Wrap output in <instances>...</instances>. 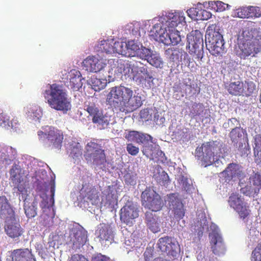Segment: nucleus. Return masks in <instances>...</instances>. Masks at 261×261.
<instances>
[{
    "mask_svg": "<svg viewBox=\"0 0 261 261\" xmlns=\"http://www.w3.org/2000/svg\"><path fill=\"white\" fill-rule=\"evenodd\" d=\"M106 101L116 110L126 114L136 111L143 105L142 97L139 93L121 85L110 89Z\"/></svg>",
    "mask_w": 261,
    "mask_h": 261,
    "instance_id": "obj_1",
    "label": "nucleus"
},
{
    "mask_svg": "<svg viewBox=\"0 0 261 261\" xmlns=\"http://www.w3.org/2000/svg\"><path fill=\"white\" fill-rule=\"evenodd\" d=\"M225 148L223 143L217 141L205 142L196 147L195 156L200 161L201 165L206 167L218 163L219 158L223 157Z\"/></svg>",
    "mask_w": 261,
    "mask_h": 261,
    "instance_id": "obj_2",
    "label": "nucleus"
},
{
    "mask_svg": "<svg viewBox=\"0 0 261 261\" xmlns=\"http://www.w3.org/2000/svg\"><path fill=\"white\" fill-rule=\"evenodd\" d=\"M43 94L52 109L62 111L64 114L71 109L70 100L62 86L57 84L50 85L49 89L46 90Z\"/></svg>",
    "mask_w": 261,
    "mask_h": 261,
    "instance_id": "obj_3",
    "label": "nucleus"
},
{
    "mask_svg": "<svg viewBox=\"0 0 261 261\" xmlns=\"http://www.w3.org/2000/svg\"><path fill=\"white\" fill-rule=\"evenodd\" d=\"M10 208L9 217L6 218V224L5 230L6 234L10 238L15 239L21 236L23 233V229L20 224L16 222L14 211L11 207L10 204L5 196H0V210L3 211L5 209Z\"/></svg>",
    "mask_w": 261,
    "mask_h": 261,
    "instance_id": "obj_4",
    "label": "nucleus"
},
{
    "mask_svg": "<svg viewBox=\"0 0 261 261\" xmlns=\"http://www.w3.org/2000/svg\"><path fill=\"white\" fill-rule=\"evenodd\" d=\"M206 45L211 54L217 56L224 51V41L215 24L208 27L205 34Z\"/></svg>",
    "mask_w": 261,
    "mask_h": 261,
    "instance_id": "obj_5",
    "label": "nucleus"
},
{
    "mask_svg": "<svg viewBox=\"0 0 261 261\" xmlns=\"http://www.w3.org/2000/svg\"><path fill=\"white\" fill-rule=\"evenodd\" d=\"M186 48L193 58L200 61L203 56V39L202 34L199 30L192 31L187 37Z\"/></svg>",
    "mask_w": 261,
    "mask_h": 261,
    "instance_id": "obj_6",
    "label": "nucleus"
},
{
    "mask_svg": "<svg viewBox=\"0 0 261 261\" xmlns=\"http://www.w3.org/2000/svg\"><path fill=\"white\" fill-rule=\"evenodd\" d=\"M85 107V110L89 114L88 117L99 129L107 128L110 124H113L112 122L113 119V117L108 113L104 114L103 111L96 107L95 103L89 102Z\"/></svg>",
    "mask_w": 261,
    "mask_h": 261,
    "instance_id": "obj_7",
    "label": "nucleus"
},
{
    "mask_svg": "<svg viewBox=\"0 0 261 261\" xmlns=\"http://www.w3.org/2000/svg\"><path fill=\"white\" fill-rule=\"evenodd\" d=\"M124 70L128 69V72L130 69L133 73V80L139 84H145L147 82L148 87H151V84H153V78L150 74L147 69L142 66L140 62L130 61L125 64Z\"/></svg>",
    "mask_w": 261,
    "mask_h": 261,
    "instance_id": "obj_8",
    "label": "nucleus"
},
{
    "mask_svg": "<svg viewBox=\"0 0 261 261\" xmlns=\"http://www.w3.org/2000/svg\"><path fill=\"white\" fill-rule=\"evenodd\" d=\"M141 198L142 206L153 212L159 211L164 205L161 196L150 187L142 192Z\"/></svg>",
    "mask_w": 261,
    "mask_h": 261,
    "instance_id": "obj_9",
    "label": "nucleus"
},
{
    "mask_svg": "<svg viewBox=\"0 0 261 261\" xmlns=\"http://www.w3.org/2000/svg\"><path fill=\"white\" fill-rule=\"evenodd\" d=\"M84 156L88 162H92L96 166L104 165L107 162L105 150L100 144L93 141L87 143Z\"/></svg>",
    "mask_w": 261,
    "mask_h": 261,
    "instance_id": "obj_10",
    "label": "nucleus"
},
{
    "mask_svg": "<svg viewBox=\"0 0 261 261\" xmlns=\"http://www.w3.org/2000/svg\"><path fill=\"white\" fill-rule=\"evenodd\" d=\"M39 139L46 141L49 147L60 150L64 138L63 133L55 127L50 126L45 132L39 130L37 133Z\"/></svg>",
    "mask_w": 261,
    "mask_h": 261,
    "instance_id": "obj_11",
    "label": "nucleus"
},
{
    "mask_svg": "<svg viewBox=\"0 0 261 261\" xmlns=\"http://www.w3.org/2000/svg\"><path fill=\"white\" fill-rule=\"evenodd\" d=\"M261 51V37L252 38L250 40L241 43L239 45L237 55L241 59L245 60L248 57H255Z\"/></svg>",
    "mask_w": 261,
    "mask_h": 261,
    "instance_id": "obj_12",
    "label": "nucleus"
},
{
    "mask_svg": "<svg viewBox=\"0 0 261 261\" xmlns=\"http://www.w3.org/2000/svg\"><path fill=\"white\" fill-rule=\"evenodd\" d=\"M157 245L161 251L166 253L168 256L175 257L180 251L178 242L168 236L160 238Z\"/></svg>",
    "mask_w": 261,
    "mask_h": 261,
    "instance_id": "obj_13",
    "label": "nucleus"
},
{
    "mask_svg": "<svg viewBox=\"0 0 261 261\" xmlns=\"http://www.w3.org/2000/svg\"><path fill=\"white\" fill-rule=\"evenodd\" d=\"M139 209L132 201H127L120 210V218L126 224H133V221L139 217Z\"/></svg>",
    "mask_w": 261,
    "mask_h": 261,
    "instance_id": "obj_14",
    "label": "nucleus"
},
{
    "mask_svg": "<svg viewBox=\"0 0 261 261\" xmlns=\"http://www.w3.org/2000/svg\"><path fill=\"white\" fill-rule=\"evenodd\" d=\"M103 196L101 201L106 208L112 211L118 203V191L114 186H109L103 192Z\"/></svg>",
    "mask_w": 261,
    "mask_h": 261,
    "instance_id": "obj_15",
    "label": "nucleus"
},
{
    "mask_svg": "<svg viewBox=\"0 0 261 261\" xmlns=\"http://www.w3.org/2000/svg\"><path fill=\"white\" fill-rule=\"evenodd\" d=\"M81 192L84 199L92 205H97L100 202L99 192L94 186L85 184L83 185Z\"/></svg>",
    "mask_w": 261,
    "mask_h": 261,
    "instance_id": "obj_16",
    "label": "nucleus"
},
{
    "mask_svg": "<svg viewBox=\"0 0 261 261\" xmlns=\"http://www.w3.org/2000/svg\"><path fill=\"white\" fill-rule=\"evenodd\" d=\"M211 250L214 254L220 255L225 251V245L221 235L216 231H213L209 234Z\"/></svg>",
    "mask_w": 261,
    "mask_h": 261,
    "instance_id": "obj_17",
    "label": "nucleus"
},
{
    "mask_svg": "<svg viewBox=\"0 0 261 261\" xmlns=\"http://www.w3.org/2000/svg\"><path fill=\"white\" fill-rule=\"evenodd\" d=\"M9 253L8 261H36L31 250L28 248L14 249Z\"/></svg>",
    "mask_w": 261,
    "mask_h": 261,
    "instance_id": "obj_18",
    "label": "nucleus"
},
{
    "mask_svg": "<svg viewBox=\"0 0 261 261\" xmlns=\"http://www.w3.org/2000/svg\"><path fill=\"white\" fill-rule=\"evenodd\" d=\"M86 70L91 72H97L103 69L106 63L102 59H98L95 56H88L83 62Z\"/></svg>",
    "mask_w": 261,
    "mask_h": 261,
    "instance_id": "obj_19",
    "label": "nucleus"
},
{
    "mask_svg": "<svg viewBox=\"0 0 261 261\" xmlns=\"http://www.w3.org/2000/svg\"><path fill=\"white\" fill-rule=\"evenodd\" d=\"M168 201L170 208L173 209L174 217L176 219H181L185 216L184 205L175 194H171L168 196Z\"/></svg>",
    "mask_w": 261,
    "mask_h": 261,
    "instance_id": "obj_20",
    "label": "nucleus"
},
{
    "mask_svg": "<svg viewBox=\"0 0 261 261\" xmlns=\"http://www.w3.org/2000/svg\"><path fill=\"white\" fill-rule=\"evenodd\" d=\"M96 234L100 242H111L114 239L112 228L111 225L108 223H100L97 227Z\"/></svg>",
    "mask_w": 261,
    "mask_h": 261,
    "instance_id": "obj_21",
    "label": "nucleus"
},
{
    "mask_svg": "<svg viewBox=\"0 0 261 261\" xmlns=\"http://www.w3.org/2000/svg\"><path fill=\"white\" fill-rule=\"evenodd\" d=\"M87 241V232L84 229L75 230L70 240L73 249L80 248L86 244Z\"/></svg>",
    "mask_w": 261,
    "mask_h": 261,
    "instance_id": "obj_22",
    "label": "nucleus"
},
{
    "mask_svg": "<svg viewBox=\"0 0 261 261\" xmlns=\"http://www.w3.org/2000/svg\"><path fill=\"white\" fill-rule=\"evenodd\" d=\"M125 138L128 141L136 142L138 144H145L151 140L152 137L148 134H144L142 133L130 130L125 135Z\"/></svg>",
    "mask_w": 261,
    "mask_h": 261,
    "instance_id": "obj_23",
    "label": "nucleus"
},
{
    "mask_svg": "<svg viewBox=\"0 0 261 261\" xmlns=\"http://www.w3.org/2000/svg\"><path fill=\"white\" fill-rule=\"evenodd\" d=\"M145 215V223L150 230L153 233L159 232L160 225L158 218L151 212H146Z\"/></svg>",
    "mask_w": 261,
    "mask_h": 261,
    "instance_id": "obj_24",
    "label": "nucleus"
},
{
    "mask_svg": "<svg viewBox=\"0 0 261 261\" xmlns=\"http://www.w3.org/2000/svg\"><path fill=\"white\" fill-rule=\"evenodd\" d=\"M69 86L73 90L77 91L83 86L82 77L80 72L77 70H72L69 73Z\"/></svg>",
    "mask_w": 261,
    "mask_h": 261,
    "instance_id": "obj_25",
    "label": "nucleus"
},
{
    "mask_svg": "<svg viewBox=\"0 0 261 261\" xmlns=\"http://www.w3.org/2000/svg\"><path fill=\"white\" fill-rule=\"evenodd\" d=\"M166 17L169 28H175L178 24L185 21V19L183 13L180 12L168 13Z\"/></svg>",
    "mask_w": 261,
    "mask_h": 261,
    "instance_id": "obj_26",
    "label": "nucleus"
},
{
    "mask_svg": "<svg viewBox=\"0 0 261 261\" xmlns=\"http://www.w3.org/2000/svg\"><path fill=\"white\" fill-rule=\"evenodd\" d=\"M50 192H51V196L50 198L48 200V196L45 193H43L42 195H39V197L42 199L41 203L40 204V206L43 210V212H44V209L46 208H49L52 207L54 205L55 200H54V196L55 193V184L54 181L51 185L50 186Z\"/></svg>",
    "mask_w": 261,
    "mask_h": 261,
    "instance_id": "obj_27",
    "label": "nucleus"
},
{
    "mask_svg": "<svg viewBox=\"0 0 261 261\" xmlns=\"http://www.w3.org/2000/svg\"><path fill=\"white\" fill-rule=\"evenodd\" d=\"M150 36L156 41H160L165 44L168 45L169 41H166L165 37V30L162 28L160 23L155 24L150 31Z\"/></svg>",
    "mask_w": 261,
    "mask_h": 261,
    "instance_id": "obj_28",
    "label": "nucleus"
},
{
    "mask_svg": "<svg viewBox=\"0 0 261 261\" xmlns=\"http://www.w3.org/2000/svg\"><path fill=\"white\" fill-rule=\"evenodd\" d=\"M38 196L36 195L31 205L27 204V198L24 200V210L26 216L28 218H32L35 217L37 214V205L38 202Z\"/></svg>",
    "mask_w": 261,
    "mask_h": 261,
    "instance_id": "obj_29",
    "label": "nucleus"
},
{
    "mask_svg": "<svg viewBox=\"0 0 261 261\" xmlns=\"http://www.w3.org/2000/svg\"><path fill=\"white\" fill-rule=\"evenodd\" d=\"M253 153L255 162L261 165V134H256L253 137Z\"/></svg>",
    "mask_w": 261,
    "mask_h": 261,
    "instance_id": "obj_30",
    "label": "nucleus"
},
{
    "mask_svg": "<svg viewBox=\"0 0 261 261\" xmlns=\"http://www.w3.org/2000/svg\"><path fill=\"white\" fill-rule=\"evenodd\" d=\"M242 86L243 82L237 81L230 82L226 86V89L230 94L235 96H240L241 95Z\"/></svg>",
    "mask_w": 261,
    "mask_h": 261,
    "instance_id": "obj_31",
    "label": "nucleus"
},
{
    "mask_svg": "<svg viewBox=\"0 0 261 261\" xmlns=\"http://www.w3.org/2000/svg\"><path fill=\"white\" fill-rule=\"evenodd\" d=\"M256 85L253 81L246 80L243 82L241 95L249 96L256 91Z\"/></svg>",
    "mask_w": 261,
    "mask_h": 261,
    "instance_id": "obj_32",
    "label": "nucleus"
},
{
    "mask_svg": "<svg viewBox=\"0 0 261 261\" xmlns=\"http://www.w3.org/2000/svg\"><path fill=\"white\" fill-rule=\"evenodd\" d=\"M169 34L167 33L165 34L169 38V40L166 39V41H169L168 44L171 43L174 45H177L181 41L180 32L175 30V28H171V30L169 29Z\"/></svg>",
    "mask_w": 261,
    "mask_h": 261,
    "instance_id": "obj_33",
    "label": "nucleus"
},
{
    "mask_svg": "<svg viewBox=\"0 0 261 261\" xmlns=\"http://www.w3.org/2000/svg\"><path fill=\"white\" fill-rule=\"evenodd\" d=\"M223 172L225 173L228 177L232 178L239 176L241 171L238 164L231 163L228 165Z\"/></svg>",
    "mask_w": 261,
    "mask_h": 261,
    "instance_id": "obj_34",
    "label": "nucleus"
},
{
    "mask_svg": "<svg viewBox=\"0 0 261 261\" xmlns=\"http://www.w3.org/2000/svg\"><path fill=\"white\" fill-rule=\"evenodd\" d=\"M235 211L238 214L240 218L242 219H245V218H248L250 216L251 213L249 205L246 202L242 203L240 206H238Z\"/></svg>",
    "mask_w": 261,
    "mask_h": 261,
    "instance_id": "obj_35",
    "label": "nucleus"
},
{
    "mask_svg": "<svg viewBox=\"0 0 261 261\" xmlns=\"http://www.w3.org/2000/svg\"><path fill=\"white\" fill-rule=\"evenodd\" d=\"M228 202L229 206L235 211L238 206H240L245 201L241 198L239 194L233 193L229 196Z\"/></svg>",
    "mask_w": 261,
    "mask_h": 261,
    "instance_id": "obj_36",
    "label": "nucleus"
},
{
    "mask_svg": "<svg viewBox=\"0 0 261 261\" xmlns=\"http://www.w3.org/2000/svg\"><path fill=\"white\" fill-rule=\"evenodd\" d=\"M114 39L102 40L99 48L102 51L107 54H114Z\"/></svg>",
    "mask_w": 261,
    "mask_h": 261,
    "instance_id": "obj_37",
    "label": "nucleus"
},
{
    "mask_svg": "<svg viewBox=\"0 0 261 261\" xmlns=\"http://www.w3.org/2000/svg\"><path fill=\"white\" fill-rule=\"evenodd\" d=\"M150 65L156 68H162L163 66V61L159 54L152 53L147 61Z\"/></svg>",
    "mask_w": 261,
    "mask_h": 261,
    "instance_id": "obj_38",
    "label": "nucleus"
},
{
    "mask_svg": "<svg viewBox=\"0 0 261 261\" xmlns=\"http://www.w3.org/2000/svg\"><path fill=\"white\" fill-rule=\"evenodd\" d=\"M182 53V50L177 47L169 48L165 51L166 55H170V59L173 62L178 61Z\"/></svg>",
    "mask_w": 261,
    "mask_h": 261,
    "instance_id": "obj_39",
    "label": "nucleus"
},
{
    "mask_svg": "<svg viewBox=\"0 0 261 261\" xmlns=\"http://www.w3.org/2000/svg\"><path fill=\"white\" fill-rule=\"evenodd\" d=\"M114 53H117L119 55H126L127 45L126 43L123 41H114Z\"/></svg>",
    "mask_w": 261,
    "mask_h": 261,
    "instance_id": "obj_40",
    "label": "nucleus"
},
{
    "mask_svg": "<svg viewBox=\"0 0 261 261\" xmlns=\"http://www.w3.org/2000/svg\"><path fill=\"white\" fill-rule=\"evenodd\" d=\"M238 150L241 156H247L250 153V147L247 138L243 139V142L239 143Z\"/></svg>",
    "mask_w": 261,
    "mask_h": 261,
    "instance_id": "obj_41",
    "label": "nucleus"
},
{
    "mask_svg": "<svg viewBox=\"0 0 261 261\" xmlns=\"http://www.w3.org/2000/svg\"><path fill=\"white\" fill-rule=\"evenodd\" d=\"M204 111L203 105L200 103H194L190 109V115L191 118H195V117L200 116Z\"/></svg>",
    "mask_w": 261,
    "mask_h": 261,
    "instance_id": "obj_42",
    "label": "nucleus"
},
{
    "mask_svg": "<svg viewBox=\"0 0 261 261\" xmlns=\"http://www.w3.org/2000/svg\"><path fill=\"white\" fill-rule=\"evenodd\" d=\"M19 169L16 166H13L10 170V178L13 184H20L22 181V178L19 173Z\"/></svg>",
    "mask_w": 261,
    "mask_h": 261,
    "instance_id": "obj_43",
    "label": "nucleus"
},
{
    "mask_svg": "<svg viewBox=\"0 0 261 261\" xmlns=\"http://www.w3.org/2000/svg\"><path fill=\"white\" fill-rule=\"evenodd\" d=\"M243 136V130L238 127L232 129L230 133V138L232 142L238 143Z\"/></svg>",
    "mask_w": 261,
    "mask_h": 261,
    "instance_id": "obj_44",
    "label": "nucleus"
},
{
    "mask_svg": "<svg viewBox=\"0 0 261 261\" xmlns=\"http://www.w3.org/2000/svg\"><path fill=\"white\" fill-rule=\"evenodd\" d=\"M152 53V51L150 49L141 45L136 56L148 61V59L151 55Z\"/></svg>",
    "mask_w": 261,
    "mask_h": 261,
    "instance_id": "obj_45",
    "label": "nucleus"
},
{
    "mask_svg": "<svg viewBox=\"0 0 261 261\" xmlns=\"http://www.w3.org/2000/svg\"><path fill=\"white\" fill-rule=\"evenodd\" d=\"M127 51L133 53L136 56L139 48V45L135 40H130L126 43Z\"/></svg>",
    "mask_w": 261,
    "mask_h": 261,
    "instance_id": "obj_46",
    "label": "nucleus"
},
{
    "mask_svg": "<svg viewBox=\"0 0 261 261\" xmlns=\"http://www.w3.org/2000/svg\"><path fill=\"white\" fill-rule=\"evenodd\" d=\"M71 146L70 155L73 159L79 158L81 156L82 154V149L81 146L79 145V143H77L74 146Z\"/></svg>",
    "mask_w": 261,
    "mask_h": 261,
    "instance_id": "obj_47",
    "label": "nucleus"
},
{
    "mask_svg": "<svg viewBox=\"0 0 261 261\" xmlns=\"http://www.w3.org/2000/svg\"><path fill=\"white\" fill-rule=\"evenodd\" d=\"M154 176L158 182L163 184L167 183L169 181V176L164 171H163L162 173H154Z\"/></svg>",
    "mask_w": 261,
    "mask_h": 261,
    "instance_id": "obj_48",
    "label": "nucleus"
},
{
    "mask_svg": "<svg viewBox=\"0 0 261 261\" xmlns=\"http://www.w3.org/2000/svg\"><path fill=\"white\" fill-rule=\"evenodd\" d=\"M251 259V261H261V243L253 250Z\"/></svg>",
    "mask_w": 261,
    "mask_h": 261,
    "instance_id": "obj_49",
    "label": "nucleus"
},
{
    "mask_svg": "<svg viewBox=\"0 0 261 261\" xmlns=\"http://www.w3.org/2000/svg\"><path fill=\"white\" fill-rule=\"evenodd\" d=\"M93 88L95 91H99L105 87V83H102L100 79L94 78L92 79Z\"/></svg>",
    "mask_w": 261,
    "mask_h": 261,
    "instance_id": "obj_50",
    "label": "nucleus"
},
{
    "mask_svg": "<svg viewBox=\"0 0 261 261\" xmlns=\"http://www.w3.org/2000/svg\"><path fill=\"white\" fill-rule=\"evenodd\" d=\"M0 162L7 165H10L11 163V160L8 154L7 151L5 149L0 151Z\"/></svg>",
    "mask_w": 261,
    "mask_h": 261,
    "instance_id": "obj_51",
    "label": "nucleus"
},
{
    "mask_svg": "<svg viewBox=\"0 0 261 261\" xmlns=\"http://www.w3.org/2000/svg\"><path fill=\"white\" fill-rule=\"evenodd\" d=\"M212 5L213 7L216 6V7L214 8L216 11H223L226 9V7L227 8L228 7V5L221 1L212 2Z\"/></svg>",
    "mask_w": 261,
    "mask_h": 261,
    "instance_id": "obj_52",
    "label": "nucleus"
},
{
    "mask_svg": "<svg viewBox=\"0 0 261 261\" xmlns=\"http://www.w3.org/2000/svg\"><path fill=\"white\" fill-rule=\"evenodd\" d=\"M126 150L129 154L135 156L139 153V148L134 146L133 144L129 143L127 144Z\"/></svg>",
    "mask_w": 261,
    "mask_h": 261,
    "instance_id": "obj_53",
    "label": "nucleus"
},
{
    "mask_svg": "<svg viewBox=\"0 0 261 261\" xmlns=\"http://www.w3.org/2000/svg\"><path fill=\"white\" fill-rule=\"evenodd\" d=\"M200 10L196 8H191L187 11L188 16L191 18L200 17Z\"/></svg>",
    "mask_w": 261,
    "mask_h": 261,
    "instance_id": "obj_54",
    "label": "nucleus"
},
{
    "mask_svg": "<svg viewBox=\"0 0 261 261\" xmlns=\"http://www.w3.org/2000/svg\"><path fill=\"white\" fill-rule=\"evenodd\" d=\"M91 261H110V259L109 257L99 253L94 254L92 256Z\"/></svg>",
    "mask_w": 261,
    "mask_h": 261,
    "instance_id": "obj_55",
    "label": "nucleus"
},
{
    "mask_svg": "<svg viewBox=\"0 0 261 261\" xmlns=\"http://www.w3.org/2000/svg\"><path fill=\"white\" fill-rule=\"evenodd\" d=\"M41 222L42 225L47 226L50 224V221H52L53 218L46 214H43L41 217Z\"/></svg>",
    "mask_w": 261,
    "mask_h": 261,
    "instance_id": "obj_56",
    "label": "nucleus"
},
{
    "mask_svg": "<svg viewBox=\"0 0 261 261\" xmlns=\"http://www.w3.org/2000/svg\"><path fill=\"white\" fill-rule=\"evenodd\" d=\"M69 261H89L84 255L79 254L72 255Z\"/></svg>",
    "mask_w": 261,
    "mask_h": 261,
    "instance_id": "obj_57",
    "label": "nucleus"
},
{
    "mask_svg": "<svg viewBox=\"0 0 261 261\" xmlns=\"http://www.w3.org/2000/svg\"><path fill=\"white\" fill-rule=\"evenodd\" d=\"M200 16L201 15L200 19L203 20H207L210 18L212 16L211 13L205 10H200Z\"/></svg>",
    "mask_w": 261,
    "mask_h": 261,
    "instance_id": "obj_58",
    "label": "nucleus"
},
{
    "mask_svg": "<svg viewBox=\"0 0 261 261\" xmlns=\"http://www.w3.org/2000/svg\"><path fill=\"white\" fill-rule=\"evenodd\" d=\"M237 15L240 18H245L248 16V14L245 8H240L237 9Z\"/></svg>",
    "mask_w": 261,
    "mask_h": 261,
    "instance_id": "obj_59",
    "label": "nucleus"
},
{
    "mask_svg": "<svg viewBox=\"0 0 261 261\" xmlns=\"http://www.w3.org/2000/svg\"><path fill=\"white\" fill-rule=\"evenodd\" d=\"M15 186H17V188L18 189V191L22 195L24 194L25 195L27 191L25 189V188L22 185H20V184H14Z\"/></svg>",
    "mask_w": 261,
    "mask_h": 261,
    "instance_id": "obj_60",
    "label": "nucleus"
},
{
    "mask_svg": "<svg viewBox=\"0 0 261 261\" xmlns=\"http://www.w3.org/2000/svg\"><path fill=\"white\" fill-rule=\"evenodd\" d=\"M184 61L185 64L187 65L188 66H190L191 64L192 63L191 58L189 56L187 53L184 52Z\"/></svg>",
    "mask_w": 261,
    "mask_h": 261,
    "instance_id": "obj_61",
    "label": "nucleus"
},
{
    "mask_svg": "<svg viewBox=\"0 0 261 261\" xmlns=\"http://www.w3.org/2000/svg\"><path fill=\"white\" fill-rule=\"evenodd\" d=\"M144 261H151L152 258V254L149 251H145L144 253Z\"/></svg>",
    "mask_w": 261,
    "mask_h": 261,
    "instance_id": "obj_62",
    "label": "nucleus"
},
{
    "mask_svg": "<svg viewBox=\"0 0 261 261\" xmlns=\"http://www.w3.org/2000/svg\"><path fill=\"white\" fill-rule=\"evenodd\" d=\"M124 179L126 182L133 184V179L132 178L131 175L129 174H125L124 176Z\"/></svg>",
    "mask_w": 261,
    "mask_h": 261,
    "instance_id": "obj_63",
    "label": "nucleus"
},
{
    "mask_svg": "<svg viewBox=\"0 0 261 261\" xmlns=\"http://www.w3.org/2000/svg\"><path fill=\"white\" fill-rule=\"evenodd\" d=\"M153 261H169L166 259L163 258L162 257H159L154 259Z\"/></svg>",
    "mask_w": 261,
    "mask_h": 261,
    "instance_id": "obj_64",
    "label": "nucleus"
}]
</instances>
